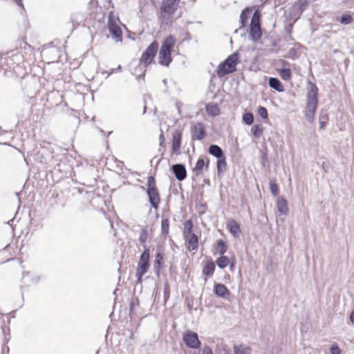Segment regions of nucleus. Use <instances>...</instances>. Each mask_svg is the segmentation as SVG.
Masks as SVG:
<instances>
[{
    "instance_id": "f257e3e1",
    "label": "nucleus",
    "mask_w": 354,
    "mask_h": 354,
    "mask_svg": "<svg viewBox=\"0 0 354 354\" xmlns=\"http://www.w3.org/2000/svg\"><path fill=\"white\" fill-rule=\"evenodd\" d=\"M317 104L318 88L315 83L309 81L307 93V102L305 110V117L309 123H313L314 121Z\"/></svg>"
},
{
    "instance_id": "f03ea898",
    "label": "nucleus",
    "mask_w": 354,
    "mask_h": 354,
    "mask_svg": "<svg viewBox=\"0 0 354 354\" xmlns=\"http://www.w3.org/2000/svg\"><path fill=\"white\" fill-rule=\"evenodd\" d=\"M239 62V53L236 52L229 55L218 66L216 73L219 77L232 73L236 70V65Z\"/></svg>"
},
{
    "instance_id": "7ed1b4c3",
    "label": "nucleus",
    "mask_w": 354,
    "mask_h": 354,
    "mask_svg": "<svg viewBox=\"0 0 354 354\" xmlns=\"http://www.w3.org/2000/svg\"><path fill=\"white\" fill-rule=\"evenodd\" d=\"M309 6L308 0H297L286 12V17L289 19H293L296 22L301 17L302 13L308 8Z\"/></svg>"
},
{
    "instance_id": "20e7f679",
    "label": "nucleus",
    "mask_w": 354,
    "mask_h": 354,
    "mask_svg": "<svg viewBox=\"0 0 354 354\" xmlns=\"http://www.w3.org/2000/svg\"><path fill=\"white\" fill-rule=\"evenodd\" d=\"M185 229L183 232L184 238L186 242L188 243V250L189 251L194 250L198 246V237L196 234L192 232L193 223L191 220H188L185 223Z\"/></svg>"
},
{
    "instance_id": "39448f33",
    "label": "nucleus",
    "mask_w": 354,
    "mask_h": 354,
    "mask_svg": "<svg viewBox=\"0 0 354 354\" xmlns=\"http://www.w3.org/2000/svg\"><path fill=\"white\" fill-rule=\"evenodd\" d=\"M158 49V43L157 41H153L143 52L140 59L138 67L143 65L145 68L147 67L152 63L156 57Z\"/></svg>"
},
{
    "instance_id": "423d86ee",
    "label": "nucleus",
    "mask_w": 354,
    "mask_h": 354,
    "mask_svg": "<svg viewBox=\"0 0 354 354\" xmlns=\"http://www.w3.org/2000/svg\"><path fill=\"white\" fill-rule=\"evenodd\" d=\"M180 0H162L160 7L161 18H170L178 10Z\"/></svg>"
},
{
    "instance_id": "0eeeda50",
    "label": "nucleus",
    "mask_w": 354,
    "mask_h": 354,
    "mask_svg": "<svg viewBox=\"0 0 354 354\" xmlns=\"http://www.w3.org/2000/svg\"><path fill=\"white\" fill-rule=\"evenodd\" d=\"M108 28L110 34L115 39L116 41H122V32L120 26L116 23L112 12L109 15Z\"/></svg>"
},
{
    "instance_id": "6e6552de",
    "label": "nucleus",
    "mask_w": 354,
    "mask_h": 354,
    "mask_svg": "<svg viewBox=\"0 0 354 354\" xmlns=\"http://www.w3.org/2000/svg\"><path fill=\"white\" fill-rule=\"evenodd\" d=\"M183 339L188 348L196 349L200 348L201 345L198 334L194 331L187 330L184 333Z\"/></svg>"
},
{
    "instance_id": "1a4fd4ad",
    "label": "nucleus",
    "mask_w": 354,
    "mask_h": 354,
    "mask_svg": "<svg viewBox=\"0 0 354 354\" xmlns=\"http://www.w3.org/2000/svg\"><path fill=\"white\" fill-rule=\"evenodd\" d=\"M150 250L149 248H145L140 257L138 267L136 270L140 271L139 274H146L150 266Z\"/></svg>"
},
{
    "instance_id": "9d476101",
    "label": "nucleus",
    "mask_w": 354,
    "mask_h": 354,
    "mask_svg": "<svg viewBox=\"0 0 354 354\" xmlns=\"http://www.w3.org/2000/svg\"><path fill=\"white\" fill-rule=\"evenodd\" d=\"M192 139L201 140L207 135L205 127L201 122H196L191 128Z\"/></svg>"
},
{
    "instance_id": "9b49d317",
    "label": "nucleus",
    "mask_w": 354,
    "mask_h": 354,
    "mask_svg": "<svg viewBox=\"0 0 354 354\" xmlns=\"http://www.w3.org/2000/svg\"><path fill=\"white\" fill-rule=\"evenodd\" d=\"M182 136L181 130H176L172 134V152L176 155L180 154Z\"/></svg>"
},
{
    "instance_id": "f8f14e48",
    "label": "nucleus",
    "mask_w": 354,
    "mask_h": 354,
    "mask_svg": "<svg viewBox=\"0 0 354 354\" xmlns=\"http://www.w3.org/2000/svg\"><path fill=\"white\" fill-rule=\"evenodd\" d=\"M175 177L179 181H183L187 177V170L183 164H175L171 167Z\"/></svg>"
},
{
    "instance_id": "ddd939ff",
    "label": "nucleus",
    "mask_w": 354,
    "mask_h": 354,
    "mask_svg": "<svg viewBox=\"0 0 354 354\" xmlns=\"http://www.w3.org/2000/svg\"><path fill=\"white\" fill-rule=\"evenodd\" d=\"M146 192L149 198V202L151 207L156 209H158L160 201L158 190L152 189L147 190Z\"/></svg>"
},
{
    "instance_id": "4468645a",
    "label": "nucleus",
    "mask_w": 354,
    "mask_h": 354,
    "mask_svg": "<svg viewBox=\"0 0 354 354\" xmlns=\"http://www.w3.org/2000/svg\"><path fill=\"white\" fill-rule=\"evenodd\" d=\"M214 293L221 298L226 299L230 295V292L223 283H215L214 286Z\"/></svg>"
},
{
    "instance_id": "2eb2a0df",
    "label": "nucleus",
    "mask_w": 354,
    "mask_h": 354,
    "mask_svg": "<svg viewBox=\"0 0 354 354\" xmlns=\"http://www.w3.org/2000/svg\"><path fill=\"white\" fill-rule=\"evenodd\" d=\"M171 62V52L167 51L160 48L158 54L159 64L162 66H168Z\"/></svg>"
},
{
    "instance_id": "dca6fc26",
    "label": "nucleus",
    "mask_w": 354,
    "mask_h": 354,
    "mask_svg": "<svg viewBox=\"0 0 354 354\" xmlns=\"http://www.w3.org/2000/svg\"><path fill=\"white\" fill-rule=\"evenodd\" d=\"M227 228L234 237H239L241 230L240 225L235 220L231 219L228 221L227 223Z\"/></svg>"
},
{
    "instance_id": "f3484780",
    "label": "nucleus",
    "mask_w": 354,
    "mask_h": 354,
    "mask_svg": "<svg viewBox=\"0 0 354 354\" xmlns=\"http://www.w3.org/2000/svg\"><path fill=\"white\" fill-rule=\"evenodd\" d=\"M262 32L260 24H250V37L253 41H257L261 39Z\"/></svg>"
},
{
    "instance_id": "a211bd4d",
    "label": "nucleus",
    "mask_w": 354,
    "mask_h": 354,
    "mask_svg": "<svg viewBox=\"0 0 354 354\" xmlns=\"http://www.w3.org/2000/svg\"><path fill=\"white\" fill-rule=\"evenodd\" d=\"M176 40L175 37L174 35H170L164 39L160 48L167 51L171 52L176 44Z\"/></svg>"
},
{
    "instance_id": "6ab92c4d",
    "label": "nucleus",
    "mask_w": 354,
    "mask_h": 354,
    "mask_svg": "<svg viewBox=\"0 0 354 354\" xmlns=\"http://www.w3.org/2000/svg\"><path fill=\"white\" fill-rule=\"evenodd\" d=\"M277 209L278 212L283 215H286L288 212L287 202L283 196H280L277 200Z\"/></svg>"
},
{
    "instance_id": "aec40b11",
    "label": "nucleus",
    "mask_w": 354,
    "mask_h": 354,
    "mask_svg": "<svg viewBox=\"0 0 354 354\" xmlns=\"http://www.w3.org/2000/svg\"><path fill=\"white\" fill-rule=\"evenodd\" d=\"M208 152L217 159L225 156L223 149L217 145H211L208 148Z\"/></svg>"
},
{
    "instance_id": "412c9836",
    "label": "nucleus",
    "mask_w": 354,
    "mask_h": 354,
    "mask_svg": "<svg viewBox=\"0 0 354 354\" xmlns=\"http://www.w3.org/2000/svg\"><path fill=\"white\" fill-rule=\"evenodd\" d=\"M268 84L270 88L274 89L278 92H282L284 91L283 86L281 81L277 77H270Z\"/></svg>"
},
{
    "instance_id": "4be33fe9",
    "label": "nucleus",
    "mask_w": 354,
    "mask_h": 354,
    "mask_svg": "<svg viewBox=\"0 0 354 354\" xmlns=\"http://www.w3.org/2000/svg\"><path fill=\"white\" fill-rule=\"evenodd\" d=\"M214 270V263L212 260L207 261L203 268L202 273L205 276L211 277L213 275Z\"/></svg>"
},
{
    "instance_id": "5701e85b",
    "label": "nucleus",
    "mask_w": 354,
    "mask_h": 354,
    "mask_svg": "<svg viewBox=\"0 0 354 354\" xmlns=\"http://www.w3.org/2000/svg\"><path fill=\"white\" fill-rule=\"evenodd\" d=\"M251 12H252V9L249 7H247L242 10L241 15H240V22H241L240 28H244L246 26L248 20L249 19V17H250V15Z\"/></svg>"
},
{
    "instance_id": "b1692460",
    "label": "nucleus",
    "mask_w": 354,
    "mask_h": 354,
    "mask_svg": "<svg viewBox=\"0 0 354 354\" xmlns=\"http://www.w3.org/2000/svg\"><path fill=\"white\" fill-rule=\"evenodd\" d=\"M205 111L208 115L215 117L220 113V109L217 104L208 103L206 104Z\"/></svg>"
},
{
    "instance_id": "393cba45",
    "label": "nucleus",
    "mask_w": 354,
    "mask_h": 354,
    "mask_svg": "<svg viewBox=\"0 0 354 354\" xmlns=\"http://www.w3.org/2000/svg\"><path fill=\"white\" fill-rule=\"evenodd\" d=\"M234 354H251L252 349L250 346L244 344L234 345Z\"/></svg>"
},
{
    "instance_id": "a878e982",
    "label": "nucleus",
    "mask_w": 354,
    "mask_h": 354,
    "mask_svg": "<svg viewBox=\"0 0 354 354\" xmlns=\"http://www.w3.org/2000/svg\"><path fill=\"white\" fill-rule=\"evenodd\" d=\"M163 262V254L159 252L156 255V259L153 263V269L157 275H159L160 270L162 267Z\"/></svg>"
},
{
    "instance_id": "bb28decb",
    "label": "nucleus",
    "mask_w": 354,
    "mask_h": 354,
    "mask_svg": "<svg viewBox=\"0 0 354 354\" xmlns=\"http://www.w3.org/2000/svg\"><path fill=\"white\" fill-rule=\"evenodd\" d=\"M227 162L225 156L217 159L216 168L218 176H221L223 173L226 170Z\"/></svg>"
},
{
    "instance_id": "cd10ccee",
    "label": "nucleus",
    "mask_w": 354,
    "mask_h": 354,
    "mask_svg": "<svg viewBox=\"0 0 354 354\" xmlns=\"http://www.w3.org/2000/svg\"><path fill=\"white\" fill-rule=\"evenodd\" d=\"M205 165V163L204 159L200 157L196 162L195 167L194 168V172L195 173L196 176H199L201 174Z\"/></svg>"
},
{
    "instance_id": "c85d7f7f",
    "label": "nucleus",
    "mask_w": 354,
    "mask_h": 354,
    "mask_svg": "<svg viewBox=\"0 0 354 354\" xmlns=\"http://www.w3.org/2000/svg\"><path fill=\"white\" fill-rule=\"evenodd\" d=\"M277 72L280 75L281 77L286 81H288L290 79L292 73L290 68H283L277 69Z\"/></svg>"
},
{
    "instance_id": "c756f323",
    "label": "nucleus",
    "mask_w": 354,
    "mask_h": 354,
    "mask_svg": "<svg viewBox=\"0 0 354 354\" xmlns=\"http://www.w3.org/2000/svg\"><path fill=\"white\" fill-rule=\"evenodd\" d=\"M147 238H148V231H147V227H145L141 229V232H140V237H139V241L145 250V248H147V245H146V241H147Z\"/></svg>"
},
{
    "instance_id": "7c9ffc66",
    "label": "nucleus",
    "mask_w": 354,
    "mask_h": 354,
    "mask_svg": "<svg viewBox=\"0 0 354 354\" xmlns=\"http://www.w3.org/2000/svg\"><path fill=\"white\" fill-rule=\"evenodd\" d=\"M337 20L343 25H348L353 22V18L349 14H344L340 17L337 18Z\"/></svg>"
},
{
    "instance_id": "2f4dec72",
    "label": "nucleus",
    "mask_w": 354,
    "mask_h": 354,
    "mask_svg": "<svg viewBox=\"0 0 354 354\" xmlns=\"http://www.w3.org/2000/svg\"><path fill=\"white\" fill-rule=\"evenodd\" d=\"M319 120L320 129L324 128L328 120V114L325 111L322 110L320 111Z\"/></svg>"
},
{
    "instance_id": "473e14b6",
    "label": "nucleus",
    "mask_w": 354,
    "mask_h": 354,
    "mask_svg": "<svg viewBox=\"0 0 354 354\" xmlns=\"http://www.w3.org/2000/svg\"><path fill=\"white\" fill-rule=\"evenodd\" d=\"M169 221L168 218H163L161 221V233L162 236H167L169 234Z\"/></svg>"
},
{
    "instance_id": "72a5a7b5",
    "label": "nucleus",
    "mask_w": 354,
    "mask_h": 354,
    "mask_svg": "<svg viewBox=\"0 0 354 354\" xmlns=\"http://www.w3.org/2000/svg\"><path fill=\"white\" fill-rule=\"evenodd\" d=\"M216 262L219 268L224 269L228 265L229 259L226 256L221 255L220 257L217 259Z\"/></svg>"
},
{
    "instance_id": "f704fd0d",
    "label": "nucleus",
    "mask_w": 354,
    "mask_h": 354,
    "mask_svg": "<svg viewBox=\"0 0 354 354\" xmlns=\"http://www.w3.org/2000/svg\"><path fill=\"white\" fill-rule=\"evenodd\" d=\"M242 120L246 125H251L254 122V115L251 112H246L243 113Z\"/></svg>"
},
{
    "instance_id": "c9c22d12",
    "label": "nucleus",
    "mask_w": 354,
    "mask_h": 354,
    "mask_svg": "<svg viewBox=\"0 0 354 354\" xmlns=\"http://www.w3.org/2000/svg\"><path fill=\"white\" fill-rule=\"evenodd\" d=\"M217 250L219 254L223 255L226 251H227V245L225 242L222 240L219 239L217 241Z\"/></svg>"
},
{
    "instance_id": "e433bc0d",
    "label": "nucleus",
    "mask_w": 354,
    "mask_h": 354,
    "mask_svg": "<svg viewBox=\"0 0 354 354\" xmlns=\"http://www.w3.org/2000/svg\"><path fill=\"white\" fill-rule=\"evenodd\" d=\"M299 53L297 48H291L287 53L286 57L290 58L292 59H295L299 57Z\"/></svg>"
},
{
    "instance_id": "4c0bfd02",
    "label": "nucleus",
    "mask_w": 354,
    "mask_h": 354,
    "mask_svg": "<svg viewBox=\"0 0 354 354\" xmlns=\"http://www.w3.org/2000/svg\"><path fill=\"white\" fill-rule=\"evenodd\" d=\"M158 189L156 185V179L153 176H150L147 178V190Z\"/></svg>"
},
{
    "instance_id": "58836bf2",
    "label": "nucleus",
    "mask_w": 354,
    "mask_h": 354,
    "mask_svg": "<svg viewBox=\"0 0 354 354\" xmlns=\"http://www.w3.org/2000/svg\"><path fill=\"white\" fill-rule=\"evenodd\" d=\"M216 354H230L226 344H217L215 349Z\"/></svg>"
},
{
    "instance_id": "ea45409f",
    "label": "nucleus",
    "mask_w": 354,
    "mask_h": 354,
    "mask_svg": "<svg viewBox=\"0 0 354 354\" xmlns=\"http://www.w3.org/2000/svg\"><path fill=\"white\" fill-rule=\"evenodd\" d=\"M252 133L254 137L259 138L263 133V129L259 125H254L251 129Z\"/></svg>"
},
{
    "instance_id": "a19ab883",
    "label": "nucleus",
    "mask_w": 354,
    "mask_h": 354,
    "mask_svg": "<svg viewBox=\"0 0 354 354\" xmlns=\"http://www.w3.org/2000/svg\"><path fill=\"white\" fill-rule=\"evenodd\" d=\"M258 115L262 118L263 119H268V113L266 108L264 106H259L257 109Z\"/></svg>"
},
{
    "instance_id": "79ce46f5",
    "label": "nucleus",
    "mask_w": 354,
    "mask_h": 354,
    "mask_svg": "<svg viewBox=\"0 0 354 354\" xmlns=\"http://www.w3.org/2000/svg\"><path fill=\"white\" fill-rule=\"evenodd\" d=\"M260 12L259 10H255L251 19L250 24H260Z\"/></svg>"
},
{
    "instance_id": "37998d69",
    "label": "nucleus",
    "mask_w": 354,
    "mask_h": 354,
    "mask_svg": "<svg viewBox=\"0 0 354 354\" xmlns=\"http://www.w3.org/2000/svg\"><path fill=\"white\" fill-rule=\"evenodd\" d=\"M163 293L165 302L166 303L167 301L169 299L170 295V288L167 282L165 283Z\"/></svg>"
},
{
    "instance_id": "c03bdc74",
    "label": "nucleus",
    "mask_w": 354,
    "mask_h": 354,
    "mask_svg": "<svg viewBox=\"0 0 354 354\" xmlns=\"http://www.w3.org/2000/svg\"><path fill=\"white\" fill-rule=\"evenodd\" d=\"M270 189L273 196H277L278 194L279 187L274 182H270Z\"/></svg>"
},
{
    "instance_id": "a18cd8bd",
    "label": "nucleus",
    "mask_w": 354,
    "mask_h": 354,
    "mask_svg": "<svg viewBox=\"0 0 354 354\" xmlns=\"http://www.w3.org/2000/svg\"><path fill=\"white\" fill-rule=\"evenodd\" d=\"M330 354H340L341 350L337 344H333L330 348Z\"/></svg>"
},
{
    "instance_id": "49530a36",
    "label": "nucleus",
    "mask_w": 354,
    "mask_h": 354,
    "mask_svg": "<svg viewBox=\"0 0 354 354\" xmlns=\"http://www.w3.org/2000/svg\"><path fill=\"white\" fill-rule=\"evenodd\" d=\"M14 67L12 68V67H9V68H5L4 69V75L6 77H11L13 75V72H14Z\"/></svg>"
},
{
    "instance_id": "de8ad7c7",
    "label": "nucleus",
    "mask_w": 354,
    "mask_h": 354,
    "mask_svg": "<svg viewBox=\"0 0 354 354\" xmlns=\"http://www.w3.org/2000/svg\"><path fill=\"white\" fill-rule=\"evenodd\" d=\"M159 145L160 147H165V136H164V134H163V132L161 130V133L159 136Z\"/></svg>"
},
{
    "instance_id": "09e8293b",
    "label": "nucleus",
    "mask_w": 354,
    "mask_h": 354,
    "mask_svg": "<svg viewBox=\"0 0 354 354\" xmlns=\"http://www.w3.org/2000/svg\"><path fill=\"white\" fill-rule=\"evenodd\" d=\"M202 354H213V352L209 346H205L203 349Z\"/></svg>"
},
{
    "instance_id": "8fccbe9b",
    "label": "nucleus",
    "mask_w": 354,
    "mask_h": 354,
    "mask_svg": "<svg viewBox=\"0 0 354 354\" xmlns=\"http://www.w3.org/2000/svg\"><path fill=\"white\" fill-rule=\"evenodd\" d=\"M139 272H140V271H138V270L136 271V277L137 278V283H142V278L145 274H139Z\"/></svg>"
},
{
    "instance_id": "3c124183",
    "label": "nucleus",
    "mask_w": 354,
    "mask_h": 354,
    "mask_svg": "<svg viewBox=\"0 0 354 354\" xmlns=\"http://www.w3.org/2000/svg\"><path fill=\"white\" fill-rule=\"evenodd\" d=\"M136 71H137V68H135L134 69V71L132 73L134 75H136L137 78H141V77H144L145 75V71L146 70L145 69L140 75H137L136 74Z\"/></svg>"
},
{
    "instance_id": "603ef678",
    "label": "nucleus",
    "mask_w": 354,
    "mask_h": 354,
    "mask_svg": "<svg viewBox=\"0 0 354 354\" xmlns=\"http://www.w3.org/2000/svg\"><path fill=\"white\" fill-rule=\"evenodd\" d=\"M1 354H8V352H9V348L8 346H6L5 344H3L2 345V348H1Z\"/></svg>"
},
{
    "instance_id": "864d4df0",
    "label": "nucleus",
    "mask_w": 354,
    "mask_h": 354,
    "mask_svg": "<svg viewBox=\"0 0 354 354\" xmlns=\"http://www.w3.org/2000/svg\"><path fill=\"white\" fill-rule=\"evenodd\" d=\"M279 64H280L283 68L289 65V63L284 59H279Z\"/></svg>"
},
{
    "instance_id": "5fc2aeb1",
    "label": "nucleus",
    "mask_w": 354,
    "mask_h": 354,
    "mask_svg": "<svg viewBox=\"0 0 354 354\" xmlns=\"http://www.w3.org/2000/svg\"><path fill=\"white\" fill-rule=\"evenodd\" d=\"M261 159V161H262V164L264 166L265 165V162L267 160V153H262Z\"/></svg>"
},
{
    "instance_id": "6e6d98bb",
    "label": "nucleus",
    "mask_w": 354,
    "mask_h": 354,
    "mask_svg": "<svg viewBox=\"0 0 354 354\" xmlns=\"http://www.w3.org/2000/svg\"><path fill=\"white\" fill-rule=\"evenodd\" d=\"M121 68H122L121 66L119 65L116 68H112L111 72L109 74V75H110V74H112L113 73H117V72L120 71Z\"/></svg>"
},
{
    "instance_id": "4d7b16f0",
    "label": "nucleus",
    "mask_w": 354,
    "mask_h": 354,
    "mask_svg": "<svg viewBox=\"0 0 354 354\" xmlns=\"http://www.w3.org/2000/svg\"><path fill=\"white\" fill-rule=\"evenodd\" d=\"M16 3L19 6L21 7L23 10H24V4L22 3V0H15Z\"/></svg>"
},
{
    "instance_id": "13d9d810",
    "label": "nucleus",
    "mask_w": 354,
    "mask_h": 354,
    "mask_svg": "<svg viewBox=\"0 0 354 354\" xmlns=\"http://www.w3.org/2000/svg\"><path fill=\"white\" fill-rule=\"evenodd\" d=\"M4 60H5L4 63L6 62L8 64H14L13 60L11 58H5Z\"/></svg>"
},
{
    "instance_id": "bf43d9fd",
    "label": "nucleus",
    "mask_w": 354,
    "mask_h": 354,
    "mask_svg": "<svg viewBox=\"0 0 354 354\" xmlns=\"http://www.w3.org/2000/svg\"><path fill=\"white\" fill-rule=\"evenodd\" d=\"M146 110H147V106L146 104L144 106V108H143V114H145L146 113Z\"/></svg>"
},
{
    "instance_id": "052dcab7",
    "label": "nucleus",
    "mask_w": 354,
    "mask_h": 354,
    "mask_svg": "<svg viewBox=\"0 0 354 354\" xmlns=\"http://www.w3.org/2000/svg\"><path fill=\"white\" fill-rule=\"evenodd\" d=\"M162 82L164 83V84H165V85H167V79H164V80H162Z\"/></svg>"
},
{
    "instance_id": "680f3d73",
    "label": "nucleus",
    "mask_w": 354,
    "mask_h": 354,
    "mask_svg": "<svg viewBox=\"0 0 354 354\" xmlns=\"http://www.w3.org/2000/svg\"><path fill=\"white\" fill-rule=\"evenodd\" d=\"M186 37H189V33H187Z\"/></svg>"
},
{
    "instance_id": "e2e57ef3",
    "label": "nucleus",
    "mask_w": 354,
    "mask_h": 354,
    "mask_svg": "<svg viewBox=\"0 0 354 354\" xmlns=\"http://www.w3.org/2000/svg\"><path fill=\"white\" fill-rule=\"evenodd\" d=\"M186 37H189V33H187Z\"/></svg>"
}]
</instances>
